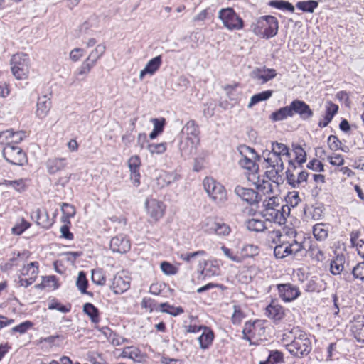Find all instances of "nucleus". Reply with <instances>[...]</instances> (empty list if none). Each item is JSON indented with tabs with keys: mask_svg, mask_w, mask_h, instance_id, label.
I'll use <instances>...</instances> for the list:
<instances>
[{
	"mask_svg": "<svg viewBox=\"0 0 364 364\" xmlns=\"http://www.w3.org/2000/svg\"><path fill=\"white\" fill-rule=\"evenodd\" d=\"M208 196L217 205L223 207L228 201V192L223 185L212 177H205L203 182Z\"/></svg>",
	"mask_w": 364,
	"mask_h": 364,
	"instance_id": "obj_1",
	"label": "nucleus"
},
{
	"mask_svg": "<svg viewBox=\"0 0 364 364\" xmlns=\"http://www.w3.org/2000/svg\"><path fill=\"white\" fill-rule=\"evenodd\" d=\"M279 22L276 17L270 15L259 18L253 28V32L258 36L269 39L277 34Z\"/></svg>",
	"mask_w": 364,
	"mask_h": 364,
	"instance_id": "obj_2",
	"label": "nucleus"
},
{
	"mask_svg": "<svg viewBox=\"0 0 364 364\" xmlns=\"http://www.w3.org/2000/svg\"><path fill=\"white\" fill-rule=\"evenodd\" d=\"M279 244L277 245L274 248V255L277 259H283L287 256L296 255L302 249L305 248V245L296 240L286 241L282 239V236L279 232H276Z\"/></svg>",
	"mask_w": 364,
	"mask_h": 364,
	"instance_id": "obj_3",
	"label": "nucleus"
},
{
	"mask_svg": "<svg viewBox=\"0 0 364 364\" xmlns=\"http://www.w3.org/2000/svg\"><path fill=\"white\" fill-rule=\"evenodd\" d=\"M264 161L268 164L267 168H271L265 172L267 177L273 182L279 183V178L282 179L284 165L282 156L269 152L268 150L263 152Z\"/></svg>",
	"mask_w": 364,
	"mask_h": 364,
	"instance_id": "obj_4",
	"label": "nucleus"
},
{
	"mask_svg": "<svg viewBox=\"0 0 364 364\" xmlns=\"http://www.w3.org/2000/svg\"><path fill=\"white\" fill-rule=\"evenodd\" d=\"M287 348L292 355L302 357L311 352V343L305 333L299 332L295 334L294 340L287 345Z\"/></svg>",
	"mask_w": 364,
	"mask_h": 364,
	"instance_id": "obj_5",
	"label": "nucleus"
},
{
	"mask_svg": "<svg viewBox=\"0 0 364 364\" xmlns=\"http://www.w3.org/2000/svg\"><path fill=\"white\" fill-rule=\"evenodd\" d=\"M218 18L228 30L239 31L244 28L243 20L232 7L221 9L218 11Z\"/></svg>",
	"mask_w": 364,
	"mask_h": 364,
	"instance_id": "obj_6",
	"label": "nucleus"
},
{
	"mask_svg": "<svg viewBox=\"0 0 364 364\" xmlns=\"http://www.w3.org/2000/svg\"><path fill=\"white\" fill-rule=\"evenodd\" d=\"M11 69L17 80L26 79L29 73V58L27 54L17 53L11 59Z\"/></svg>",
	"mask_w": 364,
	"mask_h": 364,
	"instance_id": "obj_7",
	"label": "nucleus"
},
{
	"mask_svg": "<svg viewBox=\"0 0 364 364\" xmlns=\"http://www.w3.org/2000/svg\"><path fill=\"white\" fill-rule=\"evenodd\" d=\"M3 156L11 164L23 166L27 161L26 154L17 145L8 144L4 147Z\"/></svg>",
	"mask_w": 364,
	"mask_h": 364,
	"instance_id": "obj_8",
	"label": "nucleus"
},
{
	"mask_svg": "<svg viewBox=\"0 0 364 364\" xmlns=\"http://www.w3.org/2000/svg\"><path fill=\"white\" fill-rule=\"evenodd\" d=\"M245 153L240 151L242 158L239 161L240 166L252 173H256L259 170V166L256 164V160H259L260 156L256 153L255 150L249 146H245Z\"/></svg>",
	"mask_w": 364,
	"mask_h": 364,
	"instance_id": "obj_9",
	"label": "nucleus"
},
{
	"mask_svg": "<svg viewBox=\"0 0 364 364\" xmlns=\"http://www.w3.org/2000/svg\"><path fill=\"white\" fill-rule=\"evenodd\" d=\"M145 207L148 215L154 222L159 221L164 217L166 208L164 202L153 198L146 199Z\"/></svg>",
	"mask_w": 364,
	"mask_h": 364,
	"instance_id": "obj_10",
	"label": "nucleus"
},
{
	"mask_svg": "<svg viewBox=\"0 0 364 364\" xmlns=\"http://www.w3.org/2000/svg\"><path fill=\"white\" fill-rule=\"evenodd\" d=\"M289 106L292 117L294 115L297 114L301 120L309 121L314 115V112L310 106L303 100H294L289 104Z\"/></svg>",
	"mask_w": 364,
	"mask_h": 364,
	"instance_id": "obj_11",
	"label": "nucleus"
},
{
	"mask_svg": "<svg viewBox=\"0 0 364 364\" xmlns=\"http://www.w3.org/2000/svg\"><path fill=\"white\" fill-rule=\"evenodd\" d=\"M265 328L262 321L254 322L247 321L242 330L243 339L251 342L252 339L257 338L264 334Z\"/></svg>",
	"mask_w": 364,
	"mask_h": 364,
	"instance_id": "obj_12",
	"label": "nucleus"
},
{
	"mask_svg": "<svg viewBox=\"0 0 364 364\" xmlns=\"http://www.w3.org/2000/svg\"><path fill=\"white\" fill-rule=\"evenodd\" d=\"M279 297L285 302H291L296 299L301 294L299 288L290 283L277 285Z\"/></svg>",
	"mask_w": 364,
	"mask_h": 364,
	"instance_id": "obj_13",
	"label": "nucleus"
},
{
	"mask_svg": "<svg viewBox=\"0 0 364 364\" xmlns=\"http://www.w3.org/2000/svg\"><path fill=\"white\" fill-rule=\"evenodd\" d=\"M235 193L245 201L249 205L258 203L261 200L259 193L252 188H244L241 186H237L235 188Z\"/></svg>",
	"mask_w": 364,
	"mask_h": 364,
	"instance_id": "obj_14",
	"label": "nucleus"
},
{
	"mask_svg": "<svg viewBox=\"0 0 364 364\" xmlns=\"http://www.w3.org/2000/svg\"><path fill=\"white\" fill-rule=\"evenodd\" d=\"M110 249L114 252L126 253L131 248V243L127 235L119 234L110 240Z\"/></svg>",
	"mask_w": 364,
	"mask_h": 364,
	"instance_id": "obj_15",
	"label": "nucleus"
},
{
	"mask_svg": "<svg viewBox=\"0 0 364 364\" xmlns=\"http://www.w3.org/2000/svg\"><path fill=\"white\" fill-rule=\"evenodd\" d=\"M276 76L277 71L273 68H256L251 73V77L260 84H264Z\"/></svg>",
	"mask_w": 364,
	"mask_h": 364,
	"instance_id": "obj_16",
	"label": "nucleus"
},
{
	"mask_svg": "<svg viewBox=\"0 0 364 364\" xmlns=\"http://www.w3.org/2000/svg\"><path fill=\"white\" fill-rule=\"evenodd\" d=\"M140 166L141 159L139 156L134 155L129 158L128 161V166L131 173V180L133 181L134 186L136 187H138L140 185Z\"/></svg>",
	"mask_w": 364,
	"mask_h": 364,
	"instance_id": "obj_17",
	"label": "nucleus"
},
{
	"mask_svg": "<svg viewBox=\"0 0 364 364\" xmlns=\"http://www.w3.org/2000/svg\"><path fill=\"white\" fill-rule=\"evenodd\" d=\"M162 56L157 55L148 61L145 68L141 70L139 74L140 80H143L146 75H153L162 65Z\"/></svg>",
	"mask_w": 364,
	"mask_h": 364,
	"instance_id": "obj_18",
	"label": "nucleus"
},
{
	"mask_svg": "<svg viewBox=\"0 0 364 364\" xmlns=\"http://www.w3.org/2000/svg\"><path fill=\"white\" fill-rule=\"evenodd\" d=\"M182 132L186 135L185 138L190 139L193 143L200 144V130L194 120L187 122Z\"/></svg>",
	"mask_w": 364,
	"mask_h": 364,
	"instance_id": "obj_19",
	"label": "nucleus"
},
{
	"mask_svg": "<svg viewBox=\"0 0 364 364\" xmlns=\"http://www.w3.org/2000/svg\"><path fill=\"white\" fill-rule=\"evenodd\" d=\"M112 289L117 294H122L130 287V280L129 277H124L122 274H117L113 278Z\"/></svg>",
	"mask_w": 364,
	"mask_h": 364,
	"instance_id": "obj_20",
	"label": "nucleus"
},
{
	"mask_svg": "<svg viewBox=\"0 0 364 364\" xmlns=\"http://www.w3.org/2000/svg\"><path fill=\"white\" fill-rule=\"evenodd\" d=\"M51 100L47 95L39 97L36 105V116L40 119L45 118L50 108H51Z\"/></svg>",
	"mask_w": 364,
	"mask_h": 364,
	"instance_id": "obj_21",
	"label": "nucleus"
},
{
	"mask_svg": "<svg viewBox=\"0 0 364 364\" xmlns=\"http://www.w3.org/2000/svg\"><path fill=\"white\" fill-rule=\"evenodd\" d=\"M325 108L324 118L318 123V127L321 128L327 127L338 110V106L331 101L326 102Z\"/></svg>",
	"mask_w": 364,
	"mask_h": 364,
	"instance_id": "obj_22",
	"label": "nucleus"
},
{
	"mask_svg": "<svg viewBox=\"0 0 364 364\" xmlns=\"http://www.w3.org/2000/svg\"><path fill=\"white\" fill-rule=\"evenodd\" d=\"M266 316L274 321V323L280 321L285 315L284 308L278 304H270L266 307Z\"/></svg>",
	"mask_w": 364,
	"mask_h": 364,
	"instance_id": "obj_23",
	"label": "nucleus"
},
{
	"mask_svg": "<svg viewBox=\"0 0 364 364\" xmlns=\"http://www.w3.org/2000/svg\"><path fill=\"white\" fill-rule=\"evenodd\" d=\"M31 216V218L36 221L38 225L45 228H48L50 226L49 216L46 210L37 208L32 211Z\"/></svg>",
	"mask_w": 364,
	"mask_h": 364,
	"instance_id": "obj_24",
	"label": "nucleus"
},
{
	"mask_svg": "<svg viewBox=\"0 0 364 364\" xmlns=\"http://www.w3.org/2000/svg\"><path fill=\"white\" fill-rule=\"evenodd\" d=\"M68 164L65 158H53L50 159L46 162V168L50 174H55L63 170Z\"/></svg>",
	"mask_w": 364,
	"mask_h": 364,
	"instance_id": "obj_25",
	"label": "nucleus"
},
{
	"mask_svg": "<svg viewBox=\"0 0 364 364\" xmlns=\"http://www.w3.org/2000/svg\"><path fill=\"white\" fill-rule=\"evenodd\" d=\"M198 145V143H193V141L192 142L190 139L185 138L181 141L179 146L182 156L184 157H189L192 154H195Z\"/></svg>",
	"mask_w": 364,
	"mask_h": 364,
	"instance_id": "obj_26",
	"label": "nucleus"
},
{
	"mask_svg": "<svg viewBox=\"0 0 364 364\" xmlns=\"http://www.w3.org/2000/svg\"><path fill=\"white\" fill-rule=\"evenodd\" d=\"M214 333L211 329L204 327L203 333L198 337V340L201 349H208L213 343Z\"/></svg>",
	"mask_w": 364,
	"mask_h": 364,
	"instance_id": "obj_27",
	"label": "nucleus"
},
{
	"mask_svg": "<svg viewBox=\"0 0 364 364\" xmlns=\"http://www.w3.org/2000/svg\"><path fill=\"white\" fill-rule=\"evenodd\" d=\"M345 257L343 254H337L330 263V271L333 275L341 273L344 269Z\"/></svg>",
	"mask_w": 364,
	"mask_h": 364,
	"instance_id": "obj_28",
	"label": "nucleus"
},
{
	"mask_svg": "<svg viewBox=\"0 0 364 364\" xmlns=\"http://www.w3.org/2000/svg\"><path fill=\"white\" fill-rule=\"evenodd\" d=\"M288 117H292L289 105L273 112L269 117V119L273 122H279L287 119Z\"/></svg>",
	"mask_w": 364,
	"mask_h": 364,
	"instance_id": "obj_29",
	"label": "nucleus"
},
{
	"mask_svg": "<svg viewBox=\"0 0 364 364\" xmlns=\"http://www.w3.org/2000/svg\"><path fill=\"white\" fill-rule=\"evenodd\" d=\"M212 232L218 236H228L231 232L230 227L223 222H213L210 228Z\"/></svg>",
	"mask_w": 364,
	"mask_h": 364,
	"instance_id": "obj_30",
	"label": "nucleus"
},
{
	"mask_svg": "<svg viewBox=\"0 0 364 364\" xmlns=\"http://www.w3.org/2000/svg\"><path fill=\"white\" fill-rule=\"evenodd\" d=\"M247 229L252 232H261L267 229L265 222L260 219L252 218L245 222Z\"/></svg>",
	"mask_w": 364,
	"mask_h": 364,
	"instance_id": "obj_31",
	"label": "nucleus"
},
{
	"mask_svg": "<svg viewBox=\"0 0 364 364\" xmlns=\"http://www.w3.org/2000/svg\"><path fill=\"white\" fill-rule=\"evenodd\" d=\"M259 252V250L257 245L253 244L245 245L240 251V255L242 257V262L247 258L257 255Z\"/></svg>",
	"mask_w": 364,
	"mask_h": 364,
	"instance_id": "obj_32",
	"label": "nucleus"
},
{
	"mask_svg": "<svg viewBox=\"0 0 364 364\" xmlns=\"http://www.w3.org/2000/svg\"><path fill=\"white\" fill-rule=\"evenodd\" d=\"M39 263L38 262H32L25 265L21 269V275L27 276L29 278L36 280L39 272Z\"/></svg>",
	"mask_w": 364,
	"mask_h": 364,
	"instance_id": "obj_33",
	"label": "nucleus"
},
{
	"mask_svg": "<svg viewBox=\"0 0 364 364\" xmlns=\"http://www.w3.org/2000/svg\"><path fill=\"white\" fill-rule=\"evenodd\" d=\"M83 311L90 317L92 323H97L100 321L99 310L92 304H85L83 306Z\"/></svg>",
	"mask_w": 364,
	"mask_h": 364,
	"instance_id": "obj_34",
	"label": "nucleus"
},
{
	"mask_svg": "<svg viewBox=\"0 0 364 364\" xmlns=\"http://www.w3.org/2000/svg\"><path fill=\"white\" fill-rule=\"evenodd\" d=\"M272 94L273 91L268 90L252 95L247 105V107L251 108L259 102L268 100L272 97Z\"/></svg>",
	"mask_w": 364,
	"mask_h": 364,
	"instance_id": "obj_35",
	"label": "nucleus"
},
{
	"mask_svg": "<svg viewBox=\"0 0 364 364\" xmlns=\"http://www.w3.org/2000/svg\"><path fill=\"white\" fill-rule=\"evenodd\" d=\"M318 6V2L315 0L300 1L296 4V7L306 13H313Z\"/></svg>",
	"mask_w": 364,
	"mask_h": 364,
	"instance_id": "obj_36",
	"label": "nucleus"
},
{
	"mask_svg": "<svg viewBox=\"0 0 364 364\" xmlns=\"http://www.w3.org/2000/svg\"><path fill=\"white\" fill-rule=\"evenodd\" d=\"M105 50L106 46L105 44H98L95 48L90 52L86 59L90 62L93 63V65H95L97 60L104 55Z\"/></svg>",
	"mask_w": 364,
	"mask_h": 364,
	"instance_id": "obj_37",
	"label": "nucleus"
},
{
	"mask_svg": "<svg viewBox=\"0 0 364 364\" xmlns=\"http://www.w3.org/2000/svg\"><path fill=\"white\" fill-rule=\"evenodd\" d=\"M264 215L267 217V220H272L274 222L279 223H282L285 220L283 213L274 208L264 210Z\"/></svg>",
	"mask_w": 364,
	"mask_h": 364,
	"instance_id": "obj_38",
	"label": "nucleus"
},
{
	"mask_svg": "<svg viewBox=\"0 0 364 364\" xmlns=\"http://www.w3.org/2000/svg\"><path fill=\"white\" fill-rule=\"evenodd\" d=\"M269 151L281 156H286L287 157L289 158L291 156L287 146L284 144L279 143L277 141H272L271 143V151Z\"/></svg>",
	"mask_w": 364,
	"mask_h": 364,
	"instance_id": "obj_39",
	"label": "nucleus"
},
{
	"mask_svg": "<svg viewBox=\"0 0 364 364\" xmlns=\"http://www.w3.org/2000/svg\"><path fill=\"white\" fill-rule=\"evenodd\" d=\"M299 168L293 160L289 159L288 163V167L286 171V179L287 183L293 188L294 183H296V174L294 171Z\"/></svg>",
	"mask_w": 364,
	"mask_h": 364,
	"instance_id": "obj_40",
	"label": "nucleus"
},
{
	"mask_svg": "<svg viewBox=\"0 0 364 364\" xmlns=\"http://www.w3.org/2000/svg\"><path fill=\"white\" fill-rule=\"evenodd\" d=\"M76 286L80 292L83 294H89L92 295V293L87 291V288L88 286V281L86 277V274L83 271H80L78 274Z\"/></svg>",
	"mask_w": 364,
	"mask_h": 364,
	"instance_id": "obj_41",
	"label": "nucleus"
},
{
	"mask_svg": "<svg viewBox=\"0 0 364 364\" xmlns=\"http://www.w3.org/2000/svg\"><path fill=\"white\" fill-rule=\"evenodd\" d=\"M328 230L326 228L324 223H317L313 227V234L317 240H324L328 236Z\"/></svg>",
	"mask_w": 364,
	"mask_h": 364,
	"instance_id": "obj_42",
	"label": "nucleus"
},
{
	"mask_svg": "<svg viewBox=\"0 0 364 364\" xmlns=\"http://www.w3.org/2000/svg\"><path fill=\"white\" fill-rule=\"evenodd\" d=\"M293 151L295 154V162L298 167H301L306 161V154L304 149L299 144H292Z\"/></svg>",
	"mask_w": 364,
	"mask_h": 364,
	"instance_id": "obj_43",
	"label": "nucleus"
},
{
	"mask_svg": "<svg viewBox=\"0 0 364 364\" xmlns=\"http://www.w3.org/2000/svg\"><path fill=\"white\" fill-rule=\"evenodd\" d=\"M284 362L283 353L277 350H271L264 361H260L259 364H277Z\"/></svg>",
	"mask_w": 364,
	"mask_h": 364,
	"instance_id": "obj_44",
	"label": "nucleus"
},
{
	"mask_svg": "<svg viewBox=\"0 0 364 364\" xmlns=\"http://www.w3.org/2000/svg\"><path fill=\"white\" fill-rule=\"evenodd\" d=\"M122 358H128L134 360L139 361L141 358L140 350L135 347L129 346L124 348L121 353Z\"/></svg>",
	"mask_w": 364,
	"mask_h": 364,
	"instance_id": "obj_45",
	"label": "nucleus"
},
{
	"mask_svg": "<svg viewBox=\"0 0 364 364\" xmlns=\"http://www.w3.org/2000/svg\"><path fill=\"white\" fill-rule=\"evenodd\" d=\"M159 310L161 312L168 314L173 316H176L184 312V310L181 306L174 307L167 302L160 304Z\"/></svg>",
	"mask_w": 364,
	"mask_h": 364,
	"instance_id": "obj_46",
	"label": "nucleus"
},
{
	"mask_svg": "<svg viewBox=\"0 0 364 364\" xmlns=\"http://www.w3.org/2000/svg\"><path fill=\"white\" fill-rule=\"evenodd\" d=\"M269 5L279 10L288 11L291 13L294 11V6L292 4L284 0H273L269 1Z\"/></svg>",
	"mask_w": 364,
	"mask_h": 364,
	"instance_id": "obj_47",
	"label": "nucleus"
},
{
	"mask_svg": "<svg viewBox=\"0 0 364 364\" xmlns=\"http://www.w3.org/2000/svg\"><path fill=\"white\" fill-rule=\"evenodd\" d=\"M94 66L93 63L86 59L74 73L75 78L77 79L79 76L86 77Z\"/></svg>",
	"mask_w": 364,
	"mask_h": 364,
	"instance_id": "obj_48",
	"label": "nucleus"
},
{
	"mask_svg": "<svg viewBox=\"0 0 364 364\" xmlns=\"http://www.w3.org/2000/svg\"><path fill=\"white\" fill-rule=\"evenodd\" d=\"M178 179V175L176 173H164L160 176L158 178L159 183L161 184L162 186L166 185L168 186L172 183H174Z\"/></svg>",
	"mask_w": 364,
	"mask_h": 364,
	"instance_id": "obj_49",
	"label": "nucleus"
},
{
	"mask_svg": "<svg viewBox=\"0 0 364 364\" xmlns=\"http://www.w3.org/2000/svg\"><path fill=\"white\" fill-rule=\"evenodd\" d=\"M92 281L93 283L103 286L106 282V277L102 269H95L92 271Z\"/></svg>",
	"mask_w": 364,
	"mask_h": 364,
	"instance_id": "obj_50",
	"label": "nucleus"
},
{
	"mask_svg": "<svg viewBox=\"0 0 364 364\" xmlns=\"http://www.w3.org/2000/svg\"><path fill=\"white\" fill-rule=\"evenodd\" d=\"M220 268L218 265L214 264L213 261L205 262V267L202 271V274H204L205 277H212L218 275Z\"/></svg>",
	"mask_w": 364,
	"mask_h": 364,
	"instance_id": "obj_51",
	"label": "nucleus"
},
{
	"mask_svg": "<svg viewBox=\"0 0 364 364\" xmlns=\"http://www.w3.org/2000/svg\"><path fill=\"white\" fill-rule=\"evenodd\" d=\"M30 227L31 223L26 221L24 218H21L20 222L16 223L11 228V232L14 235H20Z\"/></svg>",
	"mask_w": 364,
	"mask_h": 364,
	"instance_id": "obj_52",
	"label": "nucleus"
},
{
	"mask_svg": "<svg viewBox=\"0 0 364 364\" xmlns=\"http://www.w3.org/2000/svg\"><path fill=\"white\" fill-rule=\"evenodd\" d=\"M220 250L225 255V257L230 259L231 261L236 263H242V257H240L239 252L235 253L233 250L225 247V245H223L220 247Z\"/></svg>",
	"mask_w": 364,
	"mask_h": 364,
	"instance_id": "obj_53",
	"label": "nucleus"
},
{
	"mask_svg": "<svg viewBox=\"0 0 364 364\" xmlns=\"http://www.w3.org/2000/svg\"><path fill=\"white\" fill-rule=\"evenodd\" d=\"M309 250L310 252L311 257L314 259L318 262H322L323 260L325 259L324 252L319 247L311 245H310Z\"/></svg>",
	"mask_w": 364,
	"mask_h": 364,
	"instance_id": "obj_54",
	"label": "nucleus"
},
{
	"mask_svg": "<svg viewBox=\"0 0 364 364\" xmlns=\"http://www.w3.org/2000/svg\"><path fill=\"white\" fill-rule=\"evenodd\" d=\"M33 326V322L30 321H26L22 322L19 325H17L11 328L12 333H19L20 334H23L27 332L30 328Z\"/></svg>",
	"mask_w": 364,
	"mask_h": 364,
	"instance_id": "obj_55",
	"label": "nucleus"
},
{
	"mask_svg": "<svg viewBox=\"0 0 364 364\" xmlns=\"http://www.w3.org/2000/svg\"><path fill=\"white\" fill-rule=\"evenodd\" d=\"M48 309H52V310L55 309V310H58L62 313H68L70 311L71 306L70 304L68 306L63 305L56 300H53L48 304Z\"/></svg>",
	"mask_w": 364,
	"mask_h": 364,
	"instance_id": "obj_56",
	"label": "nucleus"
},
{
	"mask_svg": "<svg viewBox=\"0 0 364 364\" xmlns=\"http://www.w3.org/2000/svg\"><path fill=\"white\" fill-rule=\"evenodd\" d=\"M354 328L355 337L358 341L364 343V321H360L356 323Z\"/></svg>",
	"mask_w": 364,
	"mask_h": 364,
	"instance_id": "obj_57",
	"label": "nucleus"
},
{
	"mask_svg": "<svg viewBox=\"0 0 364 364\" xmlns=\"http://www.w3.org/2000/svg\"><path fill=\"white\" fill-rule=\"evenodd\" d=\"M147 148L149 151L152 154H163L166 150V143H152L149 144Z\"/></svg>",
	"mask_w": 364,
	"mask_h": 364,
	"instance_id": "obj_58",
	"label": "nucleus"
},
{
	"mask_svg": "<svg viewBox=\"0 0 364 364\" xmlns=\"http://www.w3.org/2000/svg\"><path fill=\"white\" fill-rule=\"evenodd\" d=\"M27 179L20 178L18 180H14L11 183V186L14 190L19 193H22L26 191L27 188Z\"/></svg>",
	"mask_w": 364,
	"mask_h": 364,
	"instance_id": "obj_59",
	"label": "nucleus"
},
{
	"mask_svg": "<svg viewBox=\"0 0 364 364\" xmlns=\"http://www.w3.org/2000/svg\"><path fill=\"white\" fill-rule=\"evenodd\" d=\"M353 277L363 281L364 279V262L358 263L352 270Z\"/></svg>",
	"mask_w": 364,
	"mask_h": 364,
	"instance_id": "obj_60",
	"label": "nucleus"
},
{
	"mask_svg": "<svg viewBox=\"0 0 364 364\" xmlns=\"http://www.w3.org/2000/svg\"><path fill=\"white\" fill-rule=\"evenodd\" d=\"M324 207L322 204L312 207V210L310 212L312 219L314 220H318L322 218L323 215Z\"/></svg>",
	"mask_w": 364,
	"mask_h": 364,
	"instance_id": "obj_61",
	"label": "nucleus"
},
{
	"mask_svg": "<svg viewBox=\"0 0 364 364\" xmlns=\"http://www.w3.org/2000/svg\"><path fill=\"white\" fill-rule=\"evenodd\" d=\"M328 144L332 151H337L341 149V141L336 135H330L328 136Z\"/></svg>",
	"mask_w": 364,
	"mask_h": 364,
	"instance_id": "obj_62",
	"label": "nucleus"
},
{
	"mask_svg": "<svg viewBox=\"0 0 364 364\" xmlns=\"http://www.w3.org/2000/svg\"><path fill=\"white\" fill-rule=\"evenodd\" d=\"M26 132L23 131L14 132L11 129V143L16 145L20 143L26 137Z\"/></svg>",
	"mask_w": 364,
	"mask_h": 364,
	"instance_id": "obj_63",
	"label": "nucleus"
},
{
	"mask_svg": "<svg viewBox=\"0 0 364 364\" xmlns=\"http://www.w3.org/2000/svg\"><path fill=\"white\" fill-rule=\"evenodd\" d=\"M161 269L162 272L167 275H173L176 274V268L168 262L161 263Z\"/></svg>",
	"mask_w": 364,
	"mask_h": 364,
	"instance_id": "obj_64",
	"label": "nucleus"
}]
</instances>
